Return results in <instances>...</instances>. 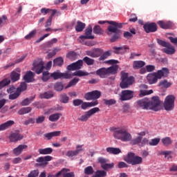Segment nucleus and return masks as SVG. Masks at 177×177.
<instances>
[{"instance_id":"35","label":"nucleus","mask_w":177,"mask_h":177,"mask_svg":"<svg viewBox=\"0 0 177 177\" xmlns=\"http://www.w3.org/2000/svg\"><path fill=\"white\" fill-rule=\"evenodd\" d=\"M62 114L57 113L52 114L49 116L48 120L49 121H51V122H56V121H58V120L60 118Z\"/></svg>"},{"instance_id":"1","label":"nucleus","mask_w":177,"mask_h":177,"mask_svg":"<svg viewBox=\"0 0 177 177\" xmlns=\"http://www.w3.org/2000/svg\"><path fill=\"white\" fill-rule=\"evenodd\" d=\"M108 23V24H111L107 28L106 34L109 37H112L110 39V42H116L117 40L121 38V34L122 32L120 30V28H122V24H118L114 21H99L98 24H104Z\"/></svg>"},{"instance_id":"63","label":"nucleus","mask_w":177,"mask_h":177,"mask_svg":"<svg viewBox=\"0 0 177 177\" xmlns=\"http://www.w3.org/2000/svg\"><path fill=\"white\" fill-rule=\"evenodd\" d=\"M93 52H94V57H99L100 56H102L103 53V50L97 48V49H95Z\"/></svg>"},{"instance_id":"12","label":"nucleus","mask_w":177,"mask_h":177,"mask_svg":"<svg viewBox=\"0 0 177 177\" xmlns=\"http://www.w3.org/2000/svg\"><path fill=\"white\" fill-rule=\"evenodd\" d=\"M44 62L41 59H37L33 62V67L32 68V71H35L36 74H41L42 71L45 69V66H44Z\"/></svg>"},{"instance_id":"38","label":"nucleus","mask_w":177,"mask_h":177,"mask_svg":"<svg viewBox=\"0 0 177 177\" xmlns=\"http://www.w3.org/2000/svg\"><path fill=\"white\" fill-rule=\"evenodd\" d=\"M10 77L12 82H16V81H19V80H20V73L15 71H12L10 75Z\"/></svg>"},{"instance_id":"36","label":"nucleus","mask_w":177,"mask_h":177,"mask_svg":"<svg viewBox=\"0 0 177 177\" xmlns=\"http://www.w3.org/2000/svg\"><path fill=\"white\" fill-rule=\"evenodd\" d=\"M31 107H24L18 111V114L19 115H24V114H28V113H31Z\"/></svg>"},{"instance_id":"9","label":"nucleus","mask_w":177,"mask_h":177,"mask_svg":"<svg viewBox=\"0 0 177 177\" xmlns=\"http://www.w3.org/2000/svg\"><path fill=\"white\" fill-rule=\"evenodd\" d=\"M51 78L54 80H60V79H65V80H70L73 78V75L70 73H61L60 71H57L50 75Z\"/></svg>"},{"instance_id":"17","label":"nucleus","mask_w":177,"mask_h":177,"mask_svg":"<svg viewBox=\"0 0 177 177\" xmlns=\"http://www.w3.org/2000/svg\"><path fill=\"white\" fill-rule=\"evenodd\" d=\"M136 104L138 107L143 109L144 110H149V98L145 97L136 101Z\"/></svg>"},{"instance_id":"41","label":"nucleus","mask_w":177,"mask_h":177,"mask_svg":"<svg viewBox=\"0 0 177 177\" xmlns=\"http://www.w3.org/2000/svg\"><path fill=\"white\" fill-rule=\"evenodd\" d=\"M64 88V86L63 85V83H62V82H56L54 84V89L57 92H62V91H63Z\"/></svg>"},{"instance_id":"44","label":"nucleus","mask_w":177,"mask_h":177,"mask_svg":"<svg viewBox=\"0 0 177 177\" xmlns=\"http://www.w3.org/2000/svg\"><path fill=\"white\" fill-rule=\"evenodd\" d=\"M153 93V90H140V97H143V96H147V95H151Z\"/></svg>"},{"instance_id":"16","label":"nucleus","mask_w":177,"mask_h":177,"mask_svg":"<svg viewBox=\"0 0 177 177\" xmlns=\"http://www.w3.org/2000/svg\"><path fill=\"white\" fill-rule=\"evenodd\" d=\"M80 38V39H93L95 36L92 35V26L89 25L85 30V35H81Z\"/></svg>"},{"instance_id":"58","label":"nucleus","mask_w":177,"mask_h":177,"mask_svg":"<svg viewBox=\"0 0 177 177\" xmlns=\"http://www.w3.org/2000/svg\"><path fill=\"white\" fill-rule=\"evenodd\" d=\"M109 56H111V51H106L104 53H102V55H100L99 60H105V59H107Z\"/></svg>"},{"instance_id":"25","label":"nucleus","mask_w":177,"mask_h":177,"mask_svg":"<svg viewBox=\"0 0 177 177\" xmlns=\"http://www.w3.org/2000/svg\"><path fill=\"white\" fill-rule=\"evenodd\" d=\"M12 125H15V121L8 120L0 125V131H5V129H8V128L12 127Z\"/></svg>"},{"instance_id":"37","label":"nucleus","mask_w":177,"mask_h":177,"mask_svg":"<svg viewBox=\"0 0 177 177\" xmlns=\"http://www.w3.org/2000/svg\"><path fill=\"white\" fill-rule=\"evenodd\" d=\"M64 63V60L63 59V57H62L55 58L53 60V66H59V67H62V66H63Z\"/></svg>"},{"instance_id":"4","label":"nucleus","mask_w":177,"mask_h":177,"mask_svg":"<svg viewBox=\"0 0 177 177\" xmlns=\"http://www.w3.org/2000/svg\"><path fill=\"white\" fill-rule=\"evenodd\" d=\"M127 164L131 165H139L143 162V158L139 156H136L135 153L129 152L124 158Z\"/></svg>"},{"instance_id":"56","label":"nucleus","mask_w":177,"mask_h":177,"mask_svg":"<svg viewBox=\"0 0 177 177\" xmlns=\"http://www.w3.org/2000/svg\"><path fill=\"white\" fill-rule=\"evenodd\" d=\"M34 100V97H30V98H26L21 102V106H28Z\"/></svg>"},{"instance_id":"43","label":"nucleus","mask_w":177,"mask_h":177,"mask_svg":"<svg viewBox=\"0 0 177 177\" xmlns=\"http://www.w3.org/2000/svg\"><path fill=\"white\" fill-rule=\"evenodd\" d=\"M172 85L171 82H168V80H164L160 82L159 86H162V88H169Z\"/></svg>"},{"instance_id":"53","label":"nucleus","mask_w":177,"mask_h":177,"mask_svg":"<svg viewBox=\"0 0 177 177\" xmlns=\"http://www.w3.org/2000/svg\"><path fill=\"white\" fill-rule=\"evenodd\" d=\"M103 102L106 106H113V104H115L117 103V101L114 99H110V100H106L104 99Z\"/></svg>"},{"instance_id":"59","label":"nucleus","mask_w":177,"mask_h":177,"mask_svg":"<svg viewBox=\"0 0 177 177\" xmlns=\"http://www.w3.org/2000/svg\"><path fill=\"white\" fill-rule=\"evenodd\" d=\"M83 61L88 66H92V64H93V63H95V60L93 59L89 58L88 57H84V59H83Z\"/></svg>"},{"instance_id":"19","label":"nucleus","mask_w":177,"mask_h":177,"mask_svg":"<svg viewBox=\"0 0 177 177\" xmlns=\"http://www.w3.org/2000/svg\"><path fill=\"white\" fill-rule=\"evenodd\" d=\"M23 138H24V136H23V135L20 134L19 132L12 133L9 136L10 142H19V140H21Z\"/></svg>"},{"instance_id":"57","label":"nucleus","mask_w":177,"mask_h":177,"mask_svg":"<svg viewBox=\"0 0 177 177\" xmlns=\"http://www.w3.org/2000/svg\"><path fill=\"white\" fill-rule=\"evenodd\" d=\"M160 140H161L158 138H153L149 141V146H157V145H158V143H160Z\"/></svg>"},{"instance_id":"3","label":"nucleus","mask_w":177,"mask_h":177,"mask_svg":"<svg viewBox=\"0 0 177 177\" xmlns=\"http://www.w3.org/2000/svg\"><path fill=\"white\" fill-rule=\"evenodd\" d=\"M168 74H169V70L168 68H162L157 72L148 74L147 80L150 85H153V84H156L158 80H161L162 77H168Z\"/></svg>"},{"instance_id":"60","label":"nucleus","mask_w":177,"mask_h":177,"mask_svg":"<svg viewBox=\"0 0 177 177\" xmlns=\"http://www.w3.org/2000/svg\"><path fill=\"white\" fill-rule=\"evenodd\" d=\"M101 167L103 169H105V171H107L109 169H111V168H114V163H111V164L105 163L104 165H102Z\"/></svg>"},{"instance_id":"22","label":"nucleus","mask_w":177,"mask_h":177,"mask_svg":"<svg viewBox=\"0 0 177 177\" xmlns=\"http://www.w3.org/2000/svg\"><path fill=\"white\" fill-rule=\"evenodd\" d=\"M97 75L100 78H107L109 77V72L106 68H100L96 71Z\"/></svg>"},{"instance_id":"15","label":"nucleus","mask_w":177,"mask_h":177,"mask_svg":"<svg viewBox=\"0 0 177 177\" xmlns=\"http://www.w3.org/2000/svg\"><path fill=\"white\" fill-rule=\"evenodd\" d=\"M143 28L147 34L149 32H156L157 31V24L156 23H146L144 24Z\"/></svg>"},{"instance_id":"50","label":"nucleus","mask_w":177,"mask_h":177,"mask_svg":"<svg viewBox=\"0 0 177 177\" xmlns=\"http://www.w3.org/2000/svg\"><path fill=\"white\" fill-rule=\"evenodd\" d=\"M50 78L51 77H50L49 71L43 72L42 77H41L42 81H44V82H46L47 81H49Z\"/></svg>"},{"instance_id":"54","label":"nucleus","mask_w":177,"mask_h":177,"mask_svg":"<svg viewBox=\"0 0 177 177\" xmlns=\"http://www.w3.org/2000/svg\"><path fill=\"white\" fill-rule=\"evenodd\" d=\"M160 154L165 156V158H167L168 160H169V158H172V156H171V154H172L171 151H162Z\"/></svg>"},{"instance_id":"55","label":"nucleus","mask_w":177,"mask_h":177,"mask_svg":"<svg viewBox=\"0 0 177 177\" xmlns=\"http://www.w3.org/2000/svg\"><path fill=\"white\" fill-rule=\"evenodd\" d=\"M84 62L82 61V59H79L77 62H73V65L75 66V68H76V70H80Z\"/></svg>"},{"instance_id":"26","label":"nucleus","mask_w":177,"mask_h":177,"mask_svg":"<svg viewBox=\"0 0 177 177\" xmlns=\"http://www.w3.org/2000/svg\"><path fill=\"white\" fill-rule=\"evenodd\" d=\"M24 80L26 82H32L34 81V73L32 71L26 72L24 77Z\"/></svg>"},{"instance_id":"48","label":"nucleus","mask_w":177,"mask_h":177,"mask_svg":"<svg viewBox=\"0 0 177 177\" xmlns=\"http://www.w3.org/2000/svg\"><path fill=\"white\" fill-rule=\"evenodd\" d=\"M84 172L85 175H93L95 171L93 170V167H92V166H88L84 168Z\"/></svg>"},{"instance_id":"7","label":"nucleus","mask_w":177,"mask_h":177,"mask_svg":"<svg viewBox=\"0 0 177 177\" xmlns=\"http://www.w3.org/2000/svg\"><path fill=\"white\" fill-rule=\"evenodd\" d=\"M157 42L159 45L165 48L162 49V51L164 52V53H166L167 55H174V53H175L176 52L175 47L171 45V44L165 41H162L160 39H157Z\"/></svg>"},{"instance_id":"21","label":"nucleus","mask_w":177,"mask_h":177,"mask_svg":"<svg viewBox=\"0 0 177 177\" xmlns=\"http://www.w3.org/2000/svg\"><path fill=\"white\" fill-rule=\"evenodd\" d=\"M28 149V146L26 145H20L17 148L14 149L12 152L15 156H20L23 153V150Z\"/></svg>"},{"instance_id":"45","label":"nucleus","mask_w":177,"mask_h":177,"mask_svg":"<svg viewBox=\"0 0 177 177\" xmlns=\"http://www.w3.org/2000/svg\"><path fill=\"white\" fill-rule=\"evenodd\" d=\"M80 81V78L75 77L73 80H71L68 84L66 86V88H71V86H74V85H77L78 84V82Z\"/></svg>"},{"instance_id":"5","label":"nucleus","mask_w":177,"mask_h":177,"mask_svg":"<svg viewBox=\"0 0 177 177\" xmlns=\"http://www.w3.org/2000/svg\"><path fill=\"white\" fill-rule=\"evenodd\" d=\"M121 80L122 82L120 84V86L122 89H127V88H129V86L133 84V81H135L133 77H128V73H122Z\"/></svg>"},{"instance_id":"20","label":"nucleus","mask_w":177,"mask_h":177,"mask_svg":"<svg viewBox=\"0 0 177 177\" xmlns=\"http://www.w3.org/2000/svg\"><path fill=\"white\" fill-rule=\"evenodd\" d=\"M158 24L160 26V28L163 30H168L169 28H172L174 27V24L171 21H158Z\"/></svg>"},{"instance_id":"61","label":"nucleus","mask_w":177,"mask_h":177,"mask_svg":"<svg viewBox=\"0 0 177 177\" xmlns=\"http://www.w3.org/2000/svg\"><path fill=\"white\" fill-rule=\"evenodd\" d=\"M39 175V170H32L28 174V177H37Z\"/></svg>"},{"instance_id":"64","label":"nucleus","mask_w":177,"mask_h":177,"mask_svg":"<svg viewBox=\"0 0 177 177\" xmlns=\"http://www.w3.org/2000/svg\"><path fill=\"white\" fill-rule=\"evenodd\" d=\"M37 34V30H32L28 35L25 36V39H31Z\"/></svg>"},{"instance_id":"62","label":"nucleus","mask_w":177,"mask_h":177,"mask_svg":"<svg viewBox=\"0 0 177 177\" xmlns=\"http://www.w3.org/2000/svg\"><path fill=\"white\" fill-rule=\"evenodd\" d=\"M106 175H107V172L104 171V170L100 171L98 170L95 173V176L96 177H105Z\"/></svg>"},{"instance_id":"30","label":"nucleus","mask_w":177,"mask_h":177,"mask_svg":"<svg viewBox=\"0 0 177 177\" xmlns=\"http://www.w3.org/2000/svg\"><path fill=\"white\" fill-rule=\"evenodd\" d=\"M39 96L41 99H50V97L55 96V94L53 93V91H47L40 94Z\"/></svg>"},{"instance_id":"47","label":"nucleus","mask_w":177,"mask_h":177,"mask_svg":"<svg viewBox=\"0 0 177 177\" xmlns=\"http://www.w3.org/2000/svg\"><path fill=\"white\" fill-rule=\"evenodd\" d=\"M19 96H20V93L17 90H16L15 92L10 93L9 100H15L17 98H18Z\"/></svg>"},{"instance_id":"14","label":"nucleus","mask_w":177,"mask_h":177,"mask_svg":"<svg viewBox=\"0 0 177 177\" xmlns=\"http://www.w3.org/2000/svg\"><path fill=\"white\" fill-rule=\"evenodd\" d=\"M53 158L50 156L39 157L36 160L37 162H39L37 164V165H39V167H46V165H48V161H52Z\"/></svg>"},{"instance_id":"29","label":"nucleus","mask_w":177,"mask_h":177,"mask_svg":"<svg viewBox=\"0 0 177 177\" xmlns=\"http://www.w3.org/2000/svg\"><path fill=\"white\" fill-rule=\"evenodd\" d=\"M106 70L109 75H110V74H117V71H118V65H113L109 68H106Z\"/></svg>"},{"instance_id":"31","label":"nucleus","mask_w":177,"mask_h":177,"mask_svg":"<svg viewBox=\"0 0 177 177\" xmlns=\"http://www.w3.org/2000/svg\"><path fill=\"white\" fill-rule=\"evenodd\" d=\"M86 26V25L81 21H77L75 30L77 32H81V31H84V28H85Z\"/></svg>"},{"instance_id":"10","label":"nucleus","mask_w":177,"mask_h":177,"mask_svg":"<svg viewBox=\"0 0 177 177\" xmlns=\"http://www.w3.org/2000/svg\"><path fill=\"white\" fill-rule=\"evenodd\" d=\"M135 96V92L131 90H123L120 94V100L121 102H127L131 100Z\"/></svg>"},{"instance_id":"8","label":"nucleus","mask_w":177,"mask_h":177,"mask_svg":"<svg viewBox=\"0 0 177 177\" xmlns=\"http://www.w3.org/2000/svg\"><path fill=\"white\" fill-rule=\"evenodd\" d=\"M160 104H161V101L158 96H155L151 97V100L149 99V110H153V111H158L160 110Z\"/></svg>"},{"instance_id":"11","label":"nucleus","mask_w":177,"mask_h":177,"mask_svg":"<svg viewBox=\"0 0 177 177\" xmlns=\"http://www.w3.org/2000/svg\"><path fill=\"white\" fill-rule=\"evenodd\" d=\"M98 111H100V109H99L98 107H94L86 111L84 115L79 118L78 120L85 122L87 120H89V118H91V117H92L93 114H96V113H98Z\"/></svg>"},{"instance_id":"23","label":"nucleus","mask_w":177,"mask_h":177,"mask_svg":"<svg viewBox=\"0 0 177 177\" xmlns=\"http://www.w3.org/2000/svg\"><path fill=\"white\" fill-rule=\"evenodd\" d=\"M61 134H62V131H53V132L44 134V137L46 138V139H48V140H50L52 138H55L56 136H60Z\"/></svg>"},{"instance_id":"2","label":"nucleus","mask_w":177,"mask_h":177,"mask_svg":"<svg viewBox=\"0 0 177 177\" xmlns=\"http://www.w3.org/2000/svg\"><path fill=\"white\" fill-rule=\"evenodd\" d=\"M109 131L113 132L115 139L122 140V142H131L132 140V135L125 128L112 127L109 128Z\"/></svg>"},{"instance_id":"42","label":"nucleus","mask_w":177,"mask_h":177,"mask_svg":"<svg viewBox=\"0 0 177 177\" xmlns=\"http://www.w3.org/2000/svg\"><path fill=\"white\" fill-rule=\"evenodd\" d=\"M10 84V79L5 78L2 81L0 82V90L5 86H8Z\"/></svg>"},{"instance_id":"39","label":"nucleus","mask_w":177,"mask_h":177,"mask_svg":"<svg viewBox=\"0 0 177 177\" xmlns=\"http://www.w3.org/2000/svg\"><path fill=\"white\" fill-rule=\"evenodd\" d=\"M161 142H162L163 146L168 147V146L172 145L173 141L171 139V138L166 137V138H162Z\"/></svg>"},{"instance_id":"40","label":"nucleus","mask_w":177,"mask_h":177,"mask_svg":"<svg viewBox=\"0 0 177 177\" xmlns=\"http://www.w3.org/2000/svg\"><path fill=\"white\" fill-rule=\"evenodd\" d=\"M68 100H70V97L67 96V94L63 93L59 95V101L61 103L67 104L68 102Z\"/></svg>"},{"instance_id":"49","label":"nucleus","mask_w":177,"mask_h":177,"mask_svg":"<svg viewBox=\"0 0 177 177\" xmlns=\"http://www.w3.org/2000/svg\"><path fill=\"white\" fill-rule=\"evenodd\" d=\"M27 89V83L26 82H21L20 84V86H19L17 88V91L21 93V92H24V91H26Z\"/></svg>"},{"instance_id":"28","label":"nucleus","mask_w":177,"mask_h":177,"mask_svg":"<svg viewBox=\"0 0 177 177\" xmlns=\"http://www.w3.org/2000/svg\"><path fill=\"white\" fill-rule=\"evenodd\" d=\"M72 77H86V75H89L88 72L84 71H77L73 73H71Z\"/></svg>"},{"instance_id":"51","label":"nucleus","mask_w":177,"mask_h":177,"mask_svg":"<svg viewBox=\"0 0 177 177\" xmlns=\"http://www.w3.org/2000/svg\"><path fill=\"white\" fill-rule=\"evenodd\" d=\"M93 32L94 34H98L99 35H102L104 31L103 29H102V28H100V26L95 25V27L93 28Z\"/></svg>"},{"instance_id":"18","label":"nucleus","mask_w":177,"mask_h":177,"mask_svg":"<svg viewBox=\"0 0 177 177\" xmlns=\"http://www.w3.org/2000/svg\"><path fill=\"white\" fill-rule=\"evenodd\" d=\"M62 175L63 177H75V175L74 172H70V169H62L58 173L56 174V176H60Z\"/></svg>"},{"instance_id":"52","label":"nucleus","mask_w":177,"mask_h":177,"mask_svg":"<svg viewBox=\"0 0 177 177\" xmlns=\"http://www.w3.org/2000/svg\"><path fill=\"white\" fill-rule=\"evenodd\" d=\"M75 156H78V151L70 150L66 152V156L70 158H73V157H75Z\"/></svg>"},{"instance_id":"24","label":"nucleus","mask_w":177,"mask_h":177,"mask_svg":"<svg viewBox=\"0 0 177 177\" xmlns=\"http://www.w3.org/2000/svg\"><path fill=\"white\" fill-rule=\"evenodd\" d=\"M113 49L114 50L113 52L116 54V55H120L121 53H124V52H126L127 50H129V47L127 46H123L122 47H113Z\"/></svg>"},{"instance_id":"13","label":"nucleus","mask_w":177,"mask_h":177,"mask_svg":"<svg viewBox=\"0 0 177 177\" xmlns=\"http://www.w3.org/2000/svg\"><path fill=\"white\" fill-rule=\"evenodd\" d=\"M102 96V93L97 90L88 92L84 95V99L86 100H97Z\"/></svg>"},{"instance_id":"33","label":"nucleus","mask_w":177,"mask_h":177,"mask_svg":"<svg viewBox=\"0 0 177 177\" xmlns=\"http://www.w3.org/2000/svg\"><path fill=\"white\" fill-rule=\"evenodd\" d=\"M146 66V62L144 61H134L133 63V68H142Z\"/></svg>"},{"instance_id":"6","label":"nucleus","mask_w":177,"mask_h":177,"mask_svg":"<svg viewBox=\"0 0 177 177\" xmlns=\"http://www.w3.org/2000/svg\"><path fill=\"white\" fill-rule=\"evenodd\" d=\"M163 107L166 111H172L175 109V96L167 95L165 99Z\"/></svg>"},{"instance_id":"34","label":"nucleus","mask_w":177,"mask_h":177,"mask_svg":"<svg viewBox=\"0 0 177 177\" xmlns=\"http://www.w3.org/2000/svg\"><path fill=\"white\" fill-rule=\"evenodd\" d=\"M106 151L109 153V154H120L121 149H120V148L108 147L106 148Z\"/></svg>"},{"instance_id":"46","label":"nucleus","mask_w":177,"mask_h":177,"mask_svg":"<svg viewBox=\"0 0 177 177\" xmlns=\"http://www.w3.org/2000/svg\"><path fill=\"white\" fill-rule=\"evenodd\" d=\"M132 34L133 35H135V34H136V31L133 28L131 29L130 30V32H124V38H127V39H129V38H131Z\"/></svg>"},{"instance_id":"27","label":"nucleus","mask_w":177,"mask_h":177,"mask_svg":"<svg viewBox=\"0 0 177 177\" xmlns=\"http://www.w3.org/2000/svg\"><path fill=\"white\" fill-rule=\"evenodd\" d=\"M38 152L39 154H41L43 156L52 154V153H53V149H52L51 147L39 149Z\"/></svg>"},{"instance_id":"32","label":"nucleus","mask_w":177,"mask_h":177,"mask_svg":"<svg viewBox=\"0 0 177 177\" xmlns=\"http://www.w3.org/2000/svg\"><path fill=\"white\" fill-rule=\"evenodd\" d=\"M66 57L69 59V60H71L72 62H73V60L77 59V57H78V54H77L75 51H69L66 54Z\"/></svg>"}]
</instances>
